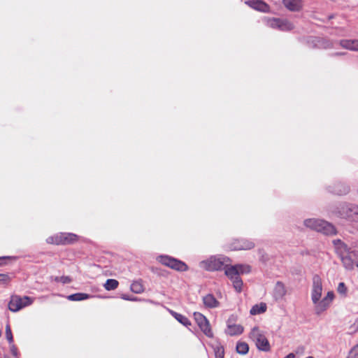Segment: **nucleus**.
Segmentation results:
<instances>
[{
  "instance_id": "f257e3e1",
  "label": "nucleus",
  "mask_w": 358,
  "mask_h": 358,
  "mask_svg": "<svg viewBox=\"0 0 358 358\" xmlns=\"http://www.w3.org/2000/svg\"><path fill=\"white\" fill-rule=\"evenodd\" d=\"M333 243L336 253L346 269L352 270L355 266L358 267V245L348 247L339 239L334 240Z\"/></svg>"
},
{
  "instance_id": "f03ea898",
  "label": "nucleus",
  "mask_w": 358,
  "mask_h": 358,
  "mask_svg": "<svg viewBox=\"0 0 358 358\" xmlns=\"http://www.w3.org/2000/svg\"><path fill=\"white\" fill-rule=\"evenodd\" d=\"M230 259L222 255H212L199 262V267L208 271H215L222 270L224 266H227Z\"/></svg>"
},
{
  "instance_id": "7ed1b4c3",
  "label": "nucleus",
  "mask_w": 358,
  "mask_h": 358,
  "mask_svg": "<svg viewBox=\"0 0 358 358\" xmlns=\"http://www.w3.org/2000/svg\"><path fill=\"white\" fill-rule=\"evenodd\" d=\"M303 224L307 228L326 235H334L336 233L334 226L324 220L308 218L304 220Z\"/></svg>"
},
{
  "instance_id": "20e7f679",
  "label": "nucleus",
  "mask_w": 358,
  "mask_h": 358,
  "mask_svg": "<svg viewBox=\"0 0 358 358\" xmlns=\"http://www.w3.org/2000/svg\"><path fill=\"white\" fill-rule=\"evenodd\" d=\"M338 217L350 222H358V206L354 204H341L336 211Z\"/></svg>"
},
{
  "instance_id": "39448f33",
  "label": "nucleus",
  "mask_w": 358,
  "mask_h": 358,
  "mask_svg": "<svg viewBox=\"0 0 358 358\" xmlns=\"http://www.w3.org/2000/svg\"><path fill=\"white\" fill-rule=\"evenodd\" d=\"M78 236L72 233H59L47 238V242L55 245L71 244L76 242Z\"/></svg>"
},
{
  "instance_id": "423d86ee",
  "label": "nucleus",
  "mask_w": 358,
  "mask_h": 358,
  "mask_svg": "<svg viewBox=\"0 0 358 358\" xmlns=\"http://www.w3.org/2000/svg\"><path fill=\"white\" fill-rule=\"evenodd\" d=\"M157 259L163 265L176 271H186L188 270L187 265L178 259L167 255H161Z\"/></svg>"
},
{
  "instance_id": "0eeeda50",
  "label": "nucleus",
  "mask_w": 358,
  "mask_h": 358,
  "mask_svg": "<svg viewBox=\"0 0 358 358\" xmlns=\"http://www.w3.org/2000/svg\"><path fill=\"white\" fill-rule=\"evenodd\" d=\"M34 299L29 296L21 297L17 295L12 296L8 303V308L12 312H17L22 308L31 305Z\"/></svg>"
},
{
  "instance_id": "6e6552de",
  "label": "nucleus",
  "mask_w": 358,
  "mask_h": 358,
  "mask_svg": "<svg viewBox=\"0 0 358 358\" xmlns=\"http://www.w3.org/2000/svg\"><path fill=\"white\" fill-rule=\"evenodd\" d=\"M322 293V279L318 275H315L313 278V287L311 290V299L315 305V312L317 310V305L320 302V298Z\"/></svg>"
},
{
  "instance_id": "1a4fd4ad",
  "label": "nucleus",
  "mask_w": 358,
  "mask_h": 358,
  "mask_svg": "<svg viewBox=\"0 0 358 358\" xmlns=\"http://www.w3.org/2000/svg\"><path fill=\"white\" fill-rule=\"evenodd\" d=\"M264 20L268 27L280 31H289L294 28L293 24L287 20L275 17H265Z\"/></svg>"
},
{
  "instance_id": "9d476101",
  "label": "nucleus",
  "mask_w": 358,
  "mask_h": 358,
  "mask_svg": "<svg viewBox=\"0 0 358 358\" xmlns=\"http://www.w3.org/2000/svg\"><path fill=\"white\" fill-rule=\"evenodd\" d=\"M194 317L196 324L203 334L208 337H213V332L210 329L209 322L206 317L201 313L197 312L194 313Z\"/></svg>"
},
{
  "instance_id": "9b49d317",
  "label": "nucleus",
  "mask_w": 358,
  "mask_h": 358,
  "mask_svg": "<svg viewBox=\"0 0 358 358\" xmlns=\"http://www.w3.org/2000/svg\"><path fill=\"white\" fill-rule=\"evenodd\" d=\"M287 292V290L285 284L281 281H278L273 289L272 296L275 301H280L284 299Z\"/></svg>"
},
{
  "instance_id": "f8f14e48",
  "label": "nucleus",
  "mask_w": 358,
  "mask_h": 358,
  "mask_svg": "<svg viewBox=\"0 0 358 358\" xmlns=\"http://www.w3.org/2000/svg\"><path fill=\"white\" fill-rule=\"evenodd\" d=\"M334 299V293L332 291L328 292L326 296L324 297L317 305L316 313L321 314L325 311L331 305Z\"/></svg>"
},
{
  "instance_id": "ddd939ff",
  "label": "nucleus",
  "mask_w": 358,
  "mask_h": 358,
  "mask_svg": "<svg viewBox=\"0 0 358 358\" xmlns=\"http://www.w3.org/2000/svg\"><path fill=\"white\" fill-rule=\"evenodd\" d=\"M255 244L248 240L241 239L235 240L229 245V248L231 250H250L253 248Z\"/></svg>"
},
{
  "instance_id": "4468645a",
  "label": "nucleus",
  "mask_w": 358,
  "mask_h": 358,
  "mask_svg": "<svg viewBox=\"0 0 358 358\" xmlns=\"http://www.w3.org/2000/svg\"><path fill=\"white\" fill-rule=\"evenodd\" d=\"M284 6L292 12H299L303 6L302 0H282Z\"/></svg>"
},
{
  "instance_id": "2eb2a0df",
  "label": "nucleus",
  "mask_w": 358,
  "mask_h": 358,
  "mask_svg": "<svg viewBox=\"0 0 358 358\" xmlns=\"http://www.w3.org/2000/svg\"><path fill=\"white\" fill-rule=\"evenodd\" d=\"M245 3L250 7L261 12L266 13L269 10L268 4L262 0H247Z\"/></svg>"
},
{
  "instance_id": "dca6fc26",
  "label": "nucleus",
  "mask_w": 358,
  "mask_h": 358,
  "mask_svg": "<svg viewBox=\"0 0 358 358\" xmlns=\"http://www.w3.org/2000/svg\"><path fill=\"white\" fill-rule=\"evenodd\" d=\"M203 303L208 308H215L220 305L219 301L211 294H208L203 297Z\"/></svg>"
},
{
  "instance_id": "f3484780",
  "label": "nucleus",
  "mask_w": 358,
  "mask_h": 358,
  "mask_svg": "<svg viewBox=\"0 0 358 358\" xmlns=\"http://www.w3.org/2000/svg\"><path fill=\"white\" fill-rule=\"evenodd\" d=\"M340 45L342 48L352 50V51H358V40H341L340 41Z\"/></svg>"
},
{
  "instance_id": "a211bd4d",
  "label": "nucleus",
  "mask_w": 358,
  "mask_h": 358,
  "mask_svg": "<svg viewBox=\"0 0 358 358\" xmlns=\"http://www.w3.org/2000/svg\"><path fill=\"white\" fill-rule=\"evenodd\" d=\"M170 313L171 315L180 323L185 327H189L191 325V322L189 319L180 313H178L173 310H170Z\"/></svg>"
},
{
  "instance_id": "6ab92c4d",
  "label": "nucleus",
  "mask_w": 358,
  "mask_h": 358,
  "mask_svg": "<svg viewBox=\"0 0 358 358\" xmlns=\"http://www.w3.org/2000/svg\"><path fill=\"white\" fill-rule=\"evenodd\" d=\"M255 345L257 348L262 351L268 352L271 349L269 342L265 335L262 336L259 341L256 343Z\"/></svg>"
},
{
  "instance_id": "aec40b11",
  "label": "nucleus",
  "mask_w": 358,
  "mask_h": 358,
  "mask_svg": "<svg viewBox=\"0 0 358 358\" xmlns=\"http://www.w3.org/2000/svg\"><path fill=\"white\" fill-rule=\"evenodd\" d=\"M215 358H224V350L223 346L217 341L211 344Z\"/></svg>"
},
{
  "instance_id": "412c9836",
  "label": "nucleus",
  "mask_w": 358,
  "mask_h": 358,
  "mask_svg": "<svg viewBox=\"0 0 358 358\" xmlns=\"http://www.w3.org/2000/svg\"><path fill=\"white\" fill-rule=\"evenodd\" d=\"M243 331L242 326L239 324H228L227 332L231 336L241 334Z\"/></svg>"
},
{
  "instance_id": "4be33fe9",
  "label": "nucleus",
  "mask_w": 358,
  "mask_h": 358,
  "mask_svg": "<svg viewBox=\"0 0 358 358\" xmlns=\"http://www.w3.org/2000/svg\"><path fill=\"white\" fill-rule=\"evenodd\" d=\"M225 275L231 280L236 279L239 277L236 267L234 266H227L225 268Z\"/></svg>"
},
{
  "instance_id": "5701e85b",
  "label": "nucleus",
  "mask_w": 358,
  "mask_h": 358,
  "mask_svg": "<svg viewBox=\"0 0 358 358\" xmlns=\"http://www.w3.org/2000/svg\"><path fill=\"white\" fill-rule=\"evenodd\" d=\"M264 336V334L258 327L252 328L250 333V338L256 343L259 341L260 338Z\"/></svg>"
},
{
  "instance_id": "b1692460",
  "label": "nucleus",
  "mask_w": 358,
  "mask_h": 358,
  "mask_svg": "<svg viewBox=\"0 0 358 358\" xmlns=\"http://www.w3.org/2000/svg\"><path fill=\"white\" fill-rule=\"evenodd\" d=\"M266 310V305L264 303H260L259 304H256L252 307L250 310V313L252 315H259L264 313Z\"/></svg>"
},
{
  "instance_id": "393cba45",
  "label": "nucleus",
  "mask_w": 358,
  "mask_h": 358,
  "mask_svg": "<svg viewBox=\"0 0 358 358\" xmlns=\"http://www.w3.org/2000/svg\"><path fill=\"white\" fill-rule=\"evenodd\" d=\"M91 297L90 294L85 293H76L73 294L69 295L67 299L69 301H79L85 299H88Z\"/></svg>"
},
{
  "instance_id": "a878e982",
  "label": "nucleus",
  "mask_w": 358,
  "mask_h": 358,
  "mask_svg": "<svg viewBox=\"0 0 358 358\" xmlns=\"http://www.w3.org/2000/svg\"><path fill=\"white\" fill-rule=\"evenodd\" d=\"M350 192V187L345 184L339 183L337 185L336 189L334 192L336 194H346Z\"/></svg>"
},
{
  "instance_id": "bb28decb",
  "label": "nucleus",
  "mask_w": 358,
  "mask_h": 358,
  "mask_svg": "<svg viewBox=\"0 0 358 358\" xmlns=\"http://www.w3.org/2000/svg\"><path fill=\"white\" fill-rule=\"evenodd\" d=\"M119 282L115 279H108L103 285L104 288L108 290H114L118 287Z\"/></svg>"
},
{
  "instance_id": "cd10ccee",
  "label": "nucleus",
  "mask_w": 358,
  "mask_h": 358,
  "mask_svg": "<svg viewBox=\"0 0 358 358\" xmlns=\"http://www.w3.org/2000/svg\"><path fill=\"white\" fill-rule=\"evenodd\" d=\"M249 346L245 342H238L236 344V352L240 355H245L248 352Z\"/></svg>"
},
{
  "instance_id": "c85d7f7f",
  "label": "nucleus",
  "mask_w": 358,
  "mask_h": 358,
  "mask_svg": "<svg viewBox=\"0 0 358 358\" xmlns=\"http://www.w3.org/2000/svg\"><path fill=\"white\" fill-rule=\"evenodd\" d=\"M235 266L237 268L238 275L249 273L251 271V266L248 264H236Z\"/></svg>"
},
{
  "instance_id": "c756f323",
  "label": "nucleus",
  "mask_w": 358,
  "mask_h": 358,
  "mask_svg": "<svg viewBox=\"0 0 358 358\" xmlns=\"http://www.w3.org/2000/svg\"><path fill=\"white\" fill-rule=\"evenodd\" d=\"M131 290L136 294H140L143 292L144 288L141 282L135 281L131 285Z\"/></svg>"
},
{
  "instance_id": "7c9ffc66",
  "label": "nucleus",
  "mask_w": 358,
  "mask_h": 358,
  "mask_svg": "<svg viewBox=\"0 0 358 358\" xmlns=\"http://www.w3.org/2000/svg\"><path fill=\"white\" fill-rule=\"evenodd\" d=\"M233 286L236 292H241L242 291L243 281L240 276L231 280Z\"/></svg>"
},
{
  "instance_id": "2f4dec72",
  "label": "nucleus",
  "mask_w": 358,
  "mask_h": 358,
  "mask_svg": "<svg viewBox=\"0 0 358 358\" xmlns=\"http://www.w3.org/2000/svg\"><path fill=\"white\" fill-rule=\"evenodd\" d=\"M53 280L56 282H60L62 284H68L71 282V279L69 276H61V277H52L51 278Z\"/></svg>"
},
{
  "instance_id": "473e14b6",
  "label": "nucleus",
  "mask_w": 358,
  "mask_h": 358,
  "mask_svg": "<svg viewBox=\"0 0 358 358\" xmlns=\"http://www.w3.org/2000/svg\"><path fill=\"white\" fill-rule=\"evenodd\" d=\"M347 291L348 289L345 284L343 282H339L337 287V292L341 295H346Z\"/></svg>"
},
{
  "instance_id": "72a5a7b5",
  "label": "nucleus",
  "mask_w": 358,
  "mask_h": 358,
  "mask_svg": "<svg viewBox=\"0 0 358 358\" xmlns=\"http://www.w3.org/2000/svg\"><path fill=\"white\" fill-rule=\"evenodd\" d=\"M10 280V278L8 275L5 273L0 274V285H6Z\"/></svg>"
},
{
  "instance_id": "f704fd0d",
  "label": "nucleus",
  "mask_w": 358,
  "mask_h": 358,
  "mask_svg": "<svg viewBox=\"0 0 358 358\" xmlns=\"http://www.w3.org/2000/svg\"><path fill=\"white\" fill-rule=\"evenodd\" d=\"M6 338L8 340V341L12 344L13 342V334H12V331H11V329H10V327L8 324H7L6 326Z\"/></svg>"
},
{
  "instance_id": "c9c22d12",
  "label": "nucleus",
  "mask_w": 358,
  "mask_h": 358,
  "mask_svg": "<svg viewBox=\"0 0 358 358\" xmlns=\"http://www.w3.org/2000/svg\"><path fill=\"white\" fill-rule=\"evenodd\" d=\"M347 358H358V344L351 349Z\"/></svg>"
},
{
  "instance_id": "e433bc0d",
  "label": "nucleus",
  "mask_w": 358,
  "mask_h": 358,
  "mask_svg": "<svg viewBox=\"0 0 358 358\" xmlns=\"http://www.w3.org/2000/svg\"><path fill=\"white\" fill-rule=\"evenodd\" d=\"M10 352H11L12 355L13 357H15V358H17L18 357V352H17V349L15 347V345L12 344L10 347Z\"/></svg>"
},
{
  "instance_id": "4c0bfd02",
  "label": "nucleus",
  "mask_w": 358,
  "mask_h": 358,
  "mask_svg": "<svg viewBox=\"0 0 358 358\" xmlns=\"http://www.w3.org/2000/svg\"><path fill=\"white\" fill-rule=\"evenodd\" d=\"M326 43H327L326 45H324V48H329L332 46V43H331V42L327 41V42H326Z\"/></svg>"
},
{
  "instance_id": "58836bf2",
  "label": "nucleus",
  "mask_w": 358,
  "mask_h": 358,
  "mask_svg": "<svg viewBox=\"0 0 358 358\" xmlns=\"http://www.w3.org/2000/svg\"><path fill=\"white\" fill-rule=\"evenodd\" d=\"M284 358H295V355L294 353H289Z\"/></svg>"
},
{
  "instance_id": "ea45409f",
  "label": "nucleus",
  "mask_w": 358,
  "mask_h": 358,
  "mask_svg": "<svg viewBox=\"0 0 358 358\" xmlns=\"http://www.w3.org/2000/svg\"><path fill=\"white\" fill-rule=\"evenodd\" d=\"M352 328H353L352 332L357 331L358 329V323L357 324L355 323Z\"/></svg>"
},
{
  "instance_id": "a19ab883",
  "label": "nucleus",
  "mask_w": 358,
  "mask_h": 358,
  "mask_svg": "<svg viewBox=\"0 0 358 358\" xmlns=\"http://www.w3.org/2000/svg\"><path fill=\"white\" fill-rule=\"evenodd\" d=\"M122 299H124L125 300H131V299H129L128 296H123Z\"/></svg>"
},
{
  "instance_id": "79ce46f5",
  "label": "nucleus",
  "mask_w": 358,
  "mask_h": 358,
  "mask_svg": "<svg viewBox=\"0 0 358 358\" xmlns=\"http://www.w3.org/2000/svg\"><path fill=\"white\" fill-rule=\"evenodd\" d=\"M336 55H343V54H342V53H336Z\"/></svg>"
},
{
  "instance_id": "37998d69",
  "label": "nucleus",
  "mask_w": 358,
  "mask_h": 358,
  "mask_svg": "<svg viewBox=\"0 0 358 358\" xmlns=\"http://www.w3.org/2000/svg\"><path fill=\"white\" fill-rule=\"evenodd\" d=\"M1 336V331L0 330V336Z\"/></svg>"
},
{
  "instance_id": "c03bdc74",
  "label": "nucleus",
  "mask_w": 358,
  "mask_h": 358,
  "mask_svg": "<svg viewBox=\"0 0 358 358\" xmlns=\"http://www.w3.org/2000/svg\"><path fill=\"white\" fill-rule=\"evenodd\" d=\"M357 194H358V188H357Z\"/></svg>"
},
{
  "instance_id": "a18cd8bd",
  "label": "nucleus",
  "mask_w": 358,
  "mask_h": 358,
  "mask_svg": "<svg viewBox=\"0 0 358 358\" xmlns=\"http://www.w3.org/2000/svg\"><path fill=\"white\" fill-rule=\"evenodd\" d=\"M1 260V258H0V261Z\"/></svg>"
}]
</instances>
